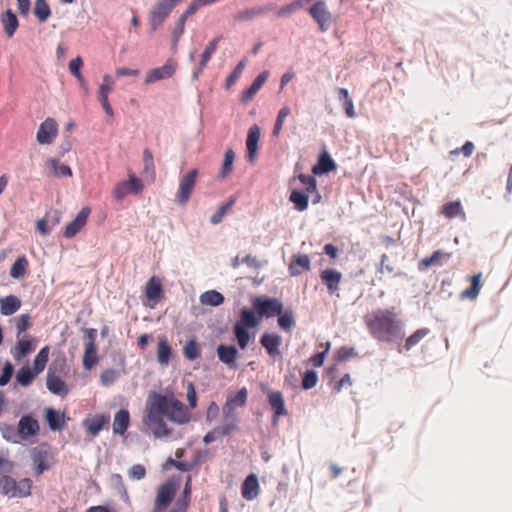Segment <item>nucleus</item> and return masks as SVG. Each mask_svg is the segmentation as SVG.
<instances>
[{
    "label": "nucleus",
    "mask_w": 512,
    "mask_h": 512,
    "mask_svg": "<svg viewBox=\"0 0 512 512\" xmlns=\"http://www.w3.org/2000/svg\"><path fill=\"white\" fill-rule=\"evenodd\" d=\"M252 305L256 310L259 318H270L280 314L283 310V304L277 298L257 297L252 301Z\"/></svg>",
    "instance_id": "7"
},
{
    "label": "nucleus",
    "mask_w": 512,
    "mask_h": 512,
    "mask_svg": "<svg viewBox=\"0 0 512 512\" xmlns=\"http://www.w3.org/2000/svg\"><path fill=\"white\" fill-rule=\"evenodd\" d=\"M429 332L430 330L428 328L418 329L406 339L402 348L399 349V352H402L403 350L409 351L410 349H412V347L417 345L425 336H427Z\"/></svg>",
    "instance_id": "43"
},
{
    "label": "nucleus",
    "mask_w": 512,
    "mask_h": 512,
    "mask_svg": "<svg viewBox=\"0 0 512 512\" xmlns=\"http://www.w3.org/2000/svg\"><path fill=\"white\" fill-rule=\"evenodd\" d=\"M442 214L448 219L458 218L461 221L466 220L465 212L459 200L446 203L442 207Z\"/></svg>",
    "instance_id": "35"
},
{
    "label": "nucleus",
    "mask_w": 512,
    "mask_h": 512,
    "mask_svg": "<svg viewBox=\"0 0 512 512\" xmlns=\"http://www.w3.org/2000/svg\"><path fill=\"white\" fill-rule=\"evenodd\" d=\"M338 98L342 102V106L345 110L346 116L348 118H354L356 116L353 100L349 95V92L346 88H338L337 90Z\"/></svg>",
    "instance_id": "40"
},
{
    "label": "nucleus",
    "mask_w": 512,
    "mask_h": 512,
    "mask_svg": "<svg viewBox=\"0 0 512 512\" xmlns=\"http://www.w3.org/2000/svg\"><path fill=\"white\" fill-rule=\"evenodd\" d=\"M234 161L235 152L232 149H227L219 172V177L221 179H225L233 171Z\"/></svg>",
    "instance_id": "45"
},
{
    "label": "nucleus",
    "mask_w": 512,
    "mask_h": 512,
    "mask_svg": "<svg viewBox=\"0 0 512 512\" xmlns=\"http://www.w3.org/2000/svg\"><path fill=\"white\" fill-rule=\"evenodd\" d=\"M145 295L148 300L156 304L163 297L162 283L159 277L152 276L145 287Z\"/></svg>",
    "instance_id": "26"
},
{
    "label": "nucleus",
    "mask_w": 512,
    "mask_h": 512,
    "mask_svg": "<svg viewBox=\"0 0 512 512\" xmlns=\"http://www.w3.org/2000/svg\"><path fill=\"white\" fill-rule=\"evenodd\" d=\"M450 257V253H445L441 250H437L433 252V254L430 257H426L419 262V270H426L432 265L441 266L444 262L448 261Z\"/></svg>",
    "instance_id": "31"
},
{
    "label": "nucleus",
    "mask_w": 512,
    "mask_h": 512,
    "mask_svg": "<svg viewBox=\"0 0 512 512\" xmlns=\"http://www.w3.org/2000/svg\"><path fill=\"white\" fill-rule=\"evenodd\" d=\"M200 301L204 305L219 306L224 302V297L221 293L210 290L200 296Z\"/></svg>",
    "instance_id": "48"
},
{
    "label": "nucleus",
    "mask_w": 512,
    "mask_h": 512,
    "mask_svg": "<svg viewBox=\"0 0 512 512\" xmlns=\"http://www.w3.org/2000/svg\"><path fill=\"white\" fill-rule=\"evenodd\" d=\"M309 14L317 22L319 29L325 32L331 25V13L328 11L326 2L319 0L315 2L309 9Z\"/></svg>",
    "instance_id": "9"
},
{
    "label": "nucleus",
    "mask_w": 512,
    "mask_h": 512,
    "mask_svg": "<svg viewBox=\"0 0 512 512\" xmlns=\"http://www.w3.org/2000/svg\"><path fill=\"white\" fill-rule=\"evenodd\" d=\"M14 373V367L11 362L6 361L0 376V386H5L9 383Z\"/></svg>",
    "instance_id": "60"
},
{
    "label": "nucleus",
    "mask_w": 512,
    "mask_h": 512,
    "mask_svg": "<svg viewBox=\"0 0 512 512\" xmlns=\"http://www.w3.org/2000/svg\"><path fill=\"white\" fill-rule=\"evenodd\" d=\"M198 175L197 169H192L189 172H187L179 182L178 191L175 195V201L179 205H185L189 199L190 196L194 190L196 177Z\"/></svg>",
    "instance_id": "8"
},
{
    "label": "nucleus",
    "mask_w": 512,
    "mask_h": 512,
    "mask_svg": "<svg viewBox=\"0 0 512 512\" xmlns=\"http://www.w3.org/2000/svg\"><path fill=\"white\" fill-rule=\"evenodd\" d=\"M28 267L29 263L26 256H19L10 269V276L13 279L22 278L27 273Z\"/></svg>",
    "instance_id": "42"
},
{
    "label": "nucleus",
    "mask_w": 512,
    "mask_h": 512,
    "mask_svg": "<svg viewBox=\"0 0 512 512\" xmlns=\"http://www.w3.org/2000/svg\"><path fill=\"white\" fill-rule=\"evenodd\" d=\"M269 77L268 71H263L260 73L252 82V84L242 92L241 101L243 103H248L253 99V97L258 93V91L262 88L264 83Z\"/></svg>",
    "instance_id": "23"
},
{
    "label": "nucleus",
    "mask_w": 512,
    "mask_h": 512,
    "mask_svg": "<svg viewBox=\"0 0 512 512\" xmlns=\"http://www.w3.org/2000/svg\"><path fill=\"white\" fill-rule=\"evenodd\" d=\"M234 200L229 199L225 203H222L217 211L211 216L212 224H218L222 221L223 216L227 213V211L233 206Z\"/></svg>",
    "instance_id": "54"
},
{
    "label": "nucleus",
    "mask_w": 512,
    "mask_h": 512,
    "mask_svg": "<svg viewBox=\"0 0 512 512\" xmlns=\"http://www.w3.org/2000/svg\"><path fill=\"white\" fill-rule=\"evenodd\" d=\"M248 391L244 387L240 389L235 395L229 394L226 403L222 407V412L234 411L236 406L242 407L247 402Z\"/></svg>",
    "instance_id": "29"
},
{
    "label": "nucleus",
    "mask_w": 512,
    "mask_h": 512,
    "mask_svg": "<svg viewBox=\"0 0 512 512\" xmlns=\"http://www.w3.org/2000/svg\"><path fill=\"white\" fill-rule=\"evenodd\" d=\"M310 269V259L306 254L294 255L289 264L288 270L291 276L301 275Z\"/></svg>",
    "instance_id": "27"
},
{
    "label": "nucleus",
    "mask_w": 512,
    "mask_h": 512,
    "mask_svg": "<svg viewBox=\"0 0 512 512\" xmlns=\"http://www.w3.org/2000/svg\"><path fill=\"white\" fill-rule=\"evenodd\" d=\"M34 349L35 345L33 344V339L29 335H26L16 342L15 348L12 350V355L17 361H20L34 351Z\"/></svg>",
    "instance_id": "28"
},
{
    "label": "nucleus",
    "mask_w": 512,
    "mask_h": 512,
    "mask_svg": "<svg viewBox=\"0 0 512 512\" xmlns=\"http://www.w3.org/2000/svg\"><path fill=\"white\" fill-rule=\"evenodd\" d=\"M29 314H21L15 318V325L17 329V336L28 330L31 326Z\"/></svg>",
    "instance_id": "57"
},
{
    "label": "nucleus",
    "mask_w": 512,
    "mask_h": 512,
    "mask_svg": "<svg viewBox=\"0 0 512 512\" xmlns=\"http://www.w3.org/2000/svg\"><path fill=\"white\" fill-rule=\"evenodd\" d=\"M321 281L326 285L330 294H334L339 289L342 274L335 269H325L320 274Z\"/></svg>",
    "instance_id": "21"
},
{
    "label": "nucleus",
    "mask_w": 512,
    "mask_h": 512,
    "mask_svg": "<svg viewBox=\"0 0 512 512\" xmlns=\"http://www.w3.org/2000/svg\"><path fill=\"white\" fill-rule=\"evenodd\" d=\"M268 403L271 406L273 414V422L276 423L277 419L281 416H286L288 411L285 407L283 394L280 391L267 390Z\"/></svg>",
    "instance_id": "14"
},
{
    "label": "nucleus",
    "mask_w": 512,
    "mask_h": 512,
    "mask_svg": "<svg viewBox=\"0 0 512 512\" xmlns=\"http://www.w3.org/2000/svg\"><path fill=\"white\" fill-rule=\"evenodd\" d=\"M259 321V316L257 317L252 310L247 308L241 310L240 319L235 323L233 332L236 337L238 346L242 350L247 348L251 339V334L249 333L248 329L258 326Z\"/></svg>",
    "instance_id": "4"
},
{
    "label": "nucleus",
    "mask_w": 512,
    "mask_h": 512,
    "mask_svg": "<svg viewBox=\"0 0 512 512\" xmlns=\"http://www.w3.org/2000/svg\"><path fill=\"white\" fill-rule=\"evenodd\" d=\"M32 481L23 478L16 481L9 475L0 478V493L10 498H25L31 495Z\"/></svg>",
    "instance_id": "5"
},
{
    "label": "nucleus",
    "mask_w": 512,
    "mask_h": 512,
    "mask_svg": "<svg viewBox=\"0 0 512 512\" xmlns=\"http://www.w3.org/2000/svg\"><path fill=\"white\" fill-rule=\"evenodd\" d=\"M49 353H50L49 346H44L43 348L40 349V351L36 355L34 362H33L32 369L37 374H40L45 369L46 364L49 360Z\"/></svg>",
    "instance_id": "46"
},
{
    "label": "nucleus",
    "mask_w": 512,
    "mask_h": 512,
    "mask_svg": "<svg viewBox=\"0 0 512 512\" xmlns=\"http://www.w3.org/2000/svg\"><path fill=\"white\" fill-rule=\"evenodd\" d=\"M259 482L255 474L248 475L241 486L242 497L246 500H254L259 495Z\"/></svg>",
    "instance_id": "20"
},
{
    "label": "nucleus",
    "mask_w": 512,
    "mask_h": 512,
    "mask_svg": "<svg viewBox=\"0 0 512 512\" xmlns=\"http://www.w3.org/2000/svg\"><path fill=\"white\" fill-rule=\"evenodd\" d=\"M317 380V373L313 370H308L302 378V387L306 390L311 389L316 386Z\"/></svg>",
    "instance_id": "59"
},
{
    "label": "nucleus",
    "mask_w": 512,
    "mask_h": 512,
    "mask_svg": "<svg viewBox=\"0 0 512 512\" xmlns=\"http://www.w3.org/2000/svg\"><path fill=\"white\" fill-rule=\"evenodd\" d=\"M281 343L282 338L276 333L266 332L260 338V344L271 357L281 356V351L279 349Z\"/></svg>",
    "instance_id": "17"
},
{
    "label": "nucleus",
    "mask_w": 512,
    "mask_h": 512,
    "mask_svg": "<svg viewBox=\"0 0 512 512\" xmlns=\"http://www.w3.org/2000/svg\"><path fill=\"white\" fill-rule=\"evenodd\" d=\"M114 83L115 82H114L113 78L110 75L106 74L103 76V82L99 86L98 91L102 94H106L109 96V94L113 90Z\"/></svg>",
    "instance_id": "64"
},
{
    "label": "nucleus",
    "mask_w": 512,
    "mask_h": 512,
    "mask_svg": "<svg viewBox=\"0 0 512 512\" xmlns=\"http://www.w3.org/2000/svg\"><path fill=\"white\" fill-rule=\"evenodd\" d=\"M186 22H187V19H185L184 17H182L180 15V17L178 18V20L175 24L174 29L172 30V45H173L174 49H177L180 38L185 31Z\"/></svg>",
    "instance_id": "53"
},
{
    "label": "nucleus",
    "mask_w": 512,
    "mask_h": 512,
    "mask_svg": "<svg viewBox=\"0 0 512 512\" xmlns=\"http://www.w3.org/2000/svg\"><path fill=\"white\" fill-rule=\"evenodd\" d=\"M175 71L176 64L173 60L169 59L163 66L150 69L146 73L145 84H152L160 80L168 79L173 76Z\"/></svg>",
    "instance_id": "12"
},
{
    "label": "nucleus",
    "mask_w": 512,
    "mask_h": 512,
    "mask_svg": "<svg viewBox=\"0 0 512 512\" xmlns=\"http://www.w3.org/2000/svg\"><path fill=\"white\" fill-rule=\"evenodd\" d=\"M218 359L230 369L237 368L238 350L233 345L220 344L217 347Z\"/></svg>",
    "instance_id": "18"
},
{
    "label": "nucleus",
    "mask_w": 512,
    "mask_h": 512,
    "mask_svg": "<svg viewBox=\"0 0 512 512\" xmlns=\"http://www.w3.org/2000/svg\"><path fill=\"white\" fill-rule=\"evenodd\" d=\"M47 389L57 396L65 397L69 393V387L65 381H63L53 371L52 366L49 367L46 376Z\"/></svg>",
    "instance_id": "13"
},
{
    "label": "nucleus",
    "mask_w": 512,
    "mask_h": 512,
    "mask_svg": "<svg viewBox=\"0 0 512 512\" xmlns=\"http://www.w3.org/2000/svg\"><path fill=\"white\" fill-rule=\"evenodd\" d=\"M336 169V164L330 155L325 151L319 158L317 164L312 168L315 175L327 174Z\"/></svg>",
    "instance_id": "33"
},
{
    "label": "nucleus",
    "mask_w": 512,
    "mask_h": 512,
    "mask_svg": "<svg viewBox=\"0 0 512 512\" xmlns=\"http://www.w3.org/2000/svg\"><path fill=\"white\" fill-rule=\"evenodd\" d=\"M482 274L478 273L470 277L471 285L461 293V298L475 300L482 288Z\"/></svg>",
    "instance_id": "38"
},
{
    "label": "nucleus",
    "mask_w": 512,
    "mask_h": 512,
    "mask_svg": "<svg viewBox=\"0 0 512 512\" xmlns=\"http://www.w3.org/2000/svg\"><path fill=\"white\" fill-rule=\"evenodd\" d=\"M45 419L49 425V428L53 431L62 430L64 428V413L60 414L53 408H46Z\"/></svg>",
    "instance_id": "37"
},
{
    "label": "nucleus",
    "mask_w": 512,
    "mask_h": 512,
    "mask_svg": "<svg viewBox=\"0 0 512 512\" xmlns=\"http://www.w3.org/2000/svg\"><path fill=\"white\" fill-rule=\"evenodd\" d=\"M129 186L127 181H121L116 184L113 194L117 200H121L130 194Z\"/></svg>",
    "instance_id": "62"
},
{
    "label": "nucleus",
    "mask_w": 512,
    "mask_h": 512,
    "mask_svg": "<svg viewBox=\"0 0 512 512\" xmlns=\"http://www.w3.org/2000/svg\"><path fill=\"white\" fill-rule=\"evenodd\" d=\"M143 162H144V173L154 177L155 176V165L152 152L149 149L143 151Z\"/></svg>",
    "instance_id": "55"
},
{
    "label": "nucleus",
    "mask_w": 512,
    "mask_h": 512,
    "mask_svg": "<svg viewBox=\"0 0 512 512\" xmlns=\"http://www.w3.org/2000/svg\"><path fill=\"white\" fill-rule=\"evenodd\" d=\"M273 9H274L273 4H266L263 6H255V7L247 8V9L237 12L236 15L234 16V20L237 22L251 20L259 15H262L266 12L272 11Z\"/></svg>",
    "instance_id": "24"
},
{
    "label": "nucleus",
    "mask_w": 512,
    "mask_h": 512,
    "mask_svg": "<svg viewBox=\"0 0 512 512\" xmlns=\"http://www.w3.org/2000/svg\"><path fill=\"white\" fill-rule=\"evenodd\" d=\"M38 430V421L29 415L23 416L18 423V432L22 439L34 436Z\"/></svg>",
    "instance_id": "22"
},
{
    "label": "nucleus",
    "mask_w": 512,
    "mask_h": 512,
    "mask_svg": "<svg viewBox=\"0 0 512 512\" xmlns=\"http://www.w3.org/2000/svg\"><path fill=\"white\" fill-rule=\"evenodd\" d=\"M83 366L87 370H91L98 362L97 347L92 345H85L83 355Z\"/></svg>",
    "instance_id": "47"
},
{
    "label": "nucleus",
    "mask_w": 512,
    "mask_h": 512,
    "mask_svg": "<svg viewBox=\"0 0 512 512\" xmlns=\"http://www.w3.org/2000/svg\"><path fill=\"white\" fill-rule=\"evenodd\" d=\"M21 307V300L15 295H8L0 298V313L10 316L16 313Z\"/></svg>",
    "instance_id": "32"
},
{
    "label": "nucleus",
    "mask_w": 512,
    "mask_h": 512,
    "mask_svg": "<svg viewBox=\"0 0 512 512\" xmlns=\"http://www.w3.org/2000/svg\"><path fill=\"white\" fill-rule=\"evenodd\" d=\"M312 0H294L291 3L282 6L275 12V16L277 18H285L301 9L306 3L311 2Z\"/></svg>",
    "instance_id": "41"
},
{
    "label": "nucleus",
    "mask_w": 512,
    "mask_h": 512,
    "mask_svg": "<svg viewBox=\"0 0 512 512\" xmlns=\"http://www.w3.org/2000/svg\"><path fill=\"white\" fill-rule=\"evenodd\" d=\"M83 65L81 57H76L69 62V71L77 80H82V73L80 71Z\"/></svg>",
    "instance_id": "61"
},
{
    "label": "nucleus",
    "mask_w": 512,
    "mask_h": 512,
    "mask_svg": "<svg viewBox=\"0 0 512 512\" xmlns=\"http://www.w3.org/2000/svg\"><path fill=\"white\" fill-rule=\"evenodd\" d=\"M364 322L372 337L378 341L389 343L403 337L402 322L394 308L377 309L367 315Z\"/></svg>",
    "instance_id": "2"
},
{
    "label": "nucleus",
    "mask_w": 512,
    "mask_h": 512,
    "mask_svg": "<svg viewBox=\"0 0 512 512\" xmlns=\"http://www.w3.org/2000/svg\"><path fill=\"white\" fill-rule=\"evenodd\" d=\"M109 421L110 416L108 414H96L85 418L83 426L90 435L96 436L106 425H108Z\"/></svg>",
    "instance_id": "15"
},
{
    "label": "nucleus",
    "mask_w": 512,
    "mask_h": 512,
    "mask_svg": "<svg viewBox=\"0 0 512 512\" xmlns=\"http://www.w3.org/2000/svg\"><path fill=\"white\" fill-rule=\"evenodd\" d=\"M47 165L51 170V173L54 177H71L72 170L68 165L60 163L58 160L54 158H50L47 160Z\"/></svg>",
    "instance_id": "39"
},
{
    "label": "nucleus",
    "mask_w": 512,
    "mask_h": 512,
    "mask_svg": "<svg viewBox=\"0 0 512 512\" xmlns=\"http://www.w3.org/2000/svg\"><path fill=\"white\" fill-rule=\"evenodd\" d=\"M127 182L131 193L139 194L143 190V183L141 179L136 177L133 173L129 174Z\"/></svg>",
    "instance_id": "63"
},
{
    "label": "nucleus",
    "mask_w": 512,
    "mask_h": 512,
    "mask_svg": "<svg viewBox=\"0 0 512 512\" xmlns=\"http://www.w3.org/2000/svg\"><path fill=\"white\" fill-rule=\"evenodd\" d=\"M244 67H245V61L244 60L240 61L236 65L234 70L226 78V82H225L226 88H230L231 86H233L236 83V81L238 80V78L242 74V71H243Z\"/></svg>",
    "instance_id": "56"
},
{
    "label": "nucleus",
    "mask_w": 512,
    "mask_h": 512,
    "mask_svg": "<svg viewBox=\"0 0 512 512\" xmlns=\"http://www.w3.org/2000/svg\"><path fill=\"white\" fill-rule=\"evenodd\" d=\"M58 125L53 118H46L39 126L36 134V139L39 144H51L57 137Z\"/></svg>",
    "instance_id": "10"
},
{
    "label": "nucleus",
    "mask_w": 512,
    "mask_h": 512,
    "mask_svg": "<svg viewBox=\"0 0 512 512\" xmlns=\"http://www.w3.org/2000/svg\"><path fill=\"white\" fill-rule=\"evenodd\" d=\"M221 40V36L215 37L213 40H211L206 48L204 49L200 62L196 69L193 72L194 78H198L199 74L203 72V70L206 68L208 62L210 61L212 54L216 51L218 44Z\"/></svg>",
    "instance_id": "19"
},
{
    "label": "nucleus",
    "mask_w": 512,
    "mask_h": 512,
    "mask_svg": "<svg viewBox=\"0 0 512 512\" xmlns=\"http://www.w3.org/2000/svg\"><path fill=\"white\" fill-rule=\"evenodd\" d=\"M38 374L29 366H23L16 373V381L21 386H29Z\"/></svg>",
    "instance_id": "44"
},
{
    "label": "nucleus",
    "mask_w": 512,
    "mask_h": 512,
    "mask_svg": "<svg viewBox=\"0 0 512 512\" xmlns=\"http://www.w3.org/2000/svg\"><path fill=\"white\" fill-rule=\"evenodd\" d=\"M298 179L304 191L293 190L290 195V201L297 210L303 211L307 208L309 200H311L313 204L319 203L321 195L317 191L316 179L313 176L300 174Z\"/></svg>",
    "instance_id": "3"
},
{
    "label": "nucleus",
    "mask_w": 512,
    "mask_h": 512,
    "mask_svg": "<svg viewBox=\"0 0 512 512\" xmlns=\"http://www.w3.org/2000/svg\"><path fill=\"white\" fill-rule=\"evenodd\" d=\"M278 325L284 331H289L295 326L294 313L286 310L284 313L278 314Z\"/></svg>",
    "instance_id": "50"
},
{
    "label": "nucleus",
    "mask_w": 512,
    "mask_h": 512,
    "mask_svg": "<svg viewBox=\"0 0 512 512\" xmlns=\"http://www.w3.org/2000/svg\"><path fill=\"white\" fill-rule=\"evenodd\" d=\"M130 425V414L126 409H120L114 415L113 419V432L115 434L123 435Z\"/></svg>",
    "instance_id": "30"
},
{
    "label": "nucleus",
    "mask_w": 512,
    "mask_h": 512,
    "mask_svg": "<svg viewBox=\"0 0 512 512\" xmlns=\"http://www.w3.org/2000/svg\"><path fill=\"white\" fill-rule=\"evenodd\" d=\"M1 23L3 25L5 34L9 38H11L14 35L15 31L19 26V22L16 15L10 9L6 10L1 15Z\"/></svg>",
    "instance_id": "36"
},
{
    "label": "nucleus",
    "mask_w": 512,
    "mask_h": 512,
    "mask_svg": "<svg viewBox=\"0 0 512 512\" xmlns=\"http://www.w3.org/2000/svg\"><path fill=\"white\" fill-rule=\"evenodd\" d=\"M31 459L37 475L50 469L53 456L48 444L42 443L34 447L31 451Z\"/></svg>",
    "instance_id": "6"
},
{
    "label": "nucleus",
    "mask_w": 512,
    "mask_h": 512,
    "mask_svg": "<svg viewBox=\"0 0 512 512\" xmlns=\"http://www.w3.org/2000/svg\"><path fill=\"white\" fill-rule=\"evenodd\" d=\"M177 489V485L172 481H167L161 484L157 488L154 504L167 509L168 506L172 503L177 493Z\"/></svg>",
    "instance_id": "11"
},
{
    "label": "nucleus",
    "mask_w": 512,
    "mask_h": 512,
    "mask_svg": "<svg viewBox=\"0 0 512 512\" xmlns=\"http://www.w3.org/2000/svg\"><path fill=\"white\" fill-rule=\"evenodd\" d=\"M34 14L40 22H45L49 18L51 11L45 0L35 1Z\"/></svg>",
    "instance_id": "51"
},
{
    "label": "nucleus",
    "mask_w": 512,
    "mask_h": 512,
    "mask_svg": "<svg viewBox=\"0 0 512 512\" xmlns=\"http://www.w3.org/2000/svg\"><path fill=\"white\" fill-rule=\"evenodd\" d=\"M184 357L190 361L197 359L200 356V348L195 339H190L186 342L183 348Z\"/></svg>",
    "instance_id": "52"
},
{
    "label": "nucleus",
    "mask_w": 512,
    "mask_h": 512,
    "mask_svg": "<svg viewBox=\"0 0 512 512\" xmlns=\"http://www.w3.org/2000/svg\"><path fill=\"white\" fill-rule=\"evenodd\" d=\"M217 1L218 0H192L181 16L188 20V18L196 14L201 7L211 5Z\"/></svg>",
    "instance_id": "49"
},
{
    "label": "nucleus",
    "mask_w": 512,
    "mask_h": 512,
    "mask_svg": "<svg viewBox=\"0 0 512 512\" xmlns=\"http://www.w3.org/2000/svg\"><path fill=\"white\" fill-rule=\"evenodd\" d=\"M165 417L173 423L183 425L190 421L191 413L173 393L163 395L151 392L145 403L142 432L159 439L170 437L173 430L168 427Z\"/></svg>",
    "instance_id": "1"
},
{
    "label": "nucleus",
    "mask_w": 512,
    "mask_h": 512,
    "mask_svg": "<svg viewBox=\"0 0 512 512\" xmlns=\"http://www.w3.org/2000/svg\"><path fill=\"white\" fill-rule=\"evenodd\" d=\"M172 355V348L166 338V336H159L158 337V344H157V361L161 365H168L170 361V357Z\"/></svg>",
    "instance_id": "34"
},
{
    "label": "nucleus",
    "mask_w": 512,
    "mask_h": 512,
    "mask_svg": "<svg viewBox=\"0 0 512 512\" xmlns=\"http://www.w3.org/2000/svg\"><path fill=\"white\" fill-rule=\"evenodd\" d=\"M222 414L220 433L222 436H228L238 430L239 418L235 411L222 412Z\"/></svg>",
    "instance_id": "25"
},
{
    "label": "nucleus",
    "mask_w": 512,
    "mask_h": 512,
    "mask_svg": "<svg viewBox=\"0 0 512 512\" xmlns=\"http://www.w3.org/2000/svg\"><path fill=\"white\" fill-rule=\"evenodd\" d=\"M260 128L258 125H252L248 130L246 139L247 158L250 163H253L258 153V142L260 140Z\"/></svg>",
    "instance_id": "16"
},
{
    "label": "nucleus",
    "mask_w": 512,
    "mask_h": 512,
    "mask_svg": "<svg viewBox=\"0 0 512 512\" xmlns=\"http://www.w3.org/2000/svg\"><path fill=\"white\" fill-rule=\"evenodd\" d=\"M118 372L115 369H106L100 374V382L103 386H110L118 378Z\"/></svg>",
    "instance_id": "58"
}]
</instances>
